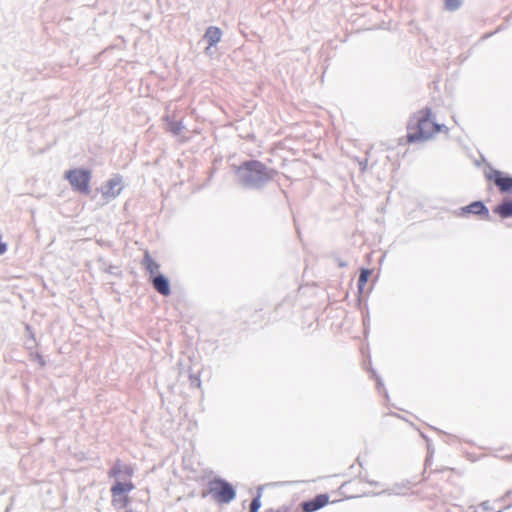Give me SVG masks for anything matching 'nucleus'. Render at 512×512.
Masks as SVG:
<instances>
[{
  "label": "nucleus",
  "instance_id": "nucleus-4",
  "mask_svg": "<svg viewBox=\"0 0 512 512\" xmlns=\"http://www.w3.org/2000/svg\"><path fill=\"white\" fill-rule=\"evenodd\" d=\"M65 179L68 180L72 189L81 194L90 193L91 172L87 169L74 168L65 173Z\"/></svg>",
  "mask_w": 512,
  "mask_h": 512
},
{
  "label": "nucleus",
  "instance_id": "nucleus-7",
  "mask_svg": "<svg viewBox=\"0 0 512 512\" xmlns=\"http://www.w3.org/2000/svg\"><path fill=\"white\" fill-rule=\"evenodd\" d=\"M135 470L131 464H126L122 460L117 459L108 472L110 478L120 481L122 478H132Z\"/></svg>",
  "mask_w": 512,
  "mask_h": 512
},
{
  "label": "nucleus",
  "instance_id": "nucleus-3",
  "mask_svg": "<svg viewBox=\"0 0 512 512\" xmlns=\"http://www.w3.org/2000/svg\"><path fill=\"white\" fill-rule=\"evenodd\" d=\"M135 489L134 483L129 481H116L111 489V503L117 510H125L128 508L131 499L129 494Z\"/></svg>",
  "mask_w": 512,
  "mask_h": 512
},
{
  "label": "nucleus",
  "instance_id": "nucleus-11",
  "mask_svg": "<svg viewBox=\"0 0 512 512\" xmlns=\"http://www.w3.org/2000/svg\"><path fill=\"white\" fill-rule=\"evenodd\" d=\"M152 284L154 289L164 296H168L171 292L169 282L163 275L155 276L152 280Z\"/></svg>",
  "mask_w": 512,
  "mask_h": 512
},
{
  "label": "nucleus",
  "instance_id": "nucleus-21",
  "mask_svg": "<svg viewBox=\"0 0 512 512\" xmlns=\"http://www.w3.org/2000/svg\"><path fill=\"white\" fill-rule=\"evenodd\" d=\"M498 512H501V511H498Z\"/></svg>",
  "mask_w": 512,
  "mask_h": 512
},
{
  "label": "nucleus",
  "instance_id": "nucleus-5",
  "mask_svg": "<svg viewBox=\"0 0 512 512\" xmlns=\"http://www.w3.org/2000/svg\"><path fill=\"white\" fill-rule=\"evenodd\" d=\"M210 493L218 503H229L235 498L234 488L224 480H214L210 483Z\"/></svg>",
  "mask_w": 512,
  "mask_h": 512
},
{
  "label": "nucleus",
  "instance_id": "nucleus-20",
  "mask_svg": "<svg viewBox=\"0 0 512 512\" xmlns=\"http://www.w3.org/2000/svg\"><path fill=\"white\" fill-rule=\"evenodd\" d=\"M367 482L370 484V485H379V482L378 481H375V480H367Z\"/></svg>",
  "mask_w": 512,
  "mask_h": 512
},
{
  "label": "nucleus",
  "instance_id": "nucleus-19",
  "mask_svg": "<svg viewBox=\"0 0 512 512\" xmlns=\"http://www.w3.org/2000/svg\"><path fill=\"white\" fill-rule=\"evenodd\" d=\"M183 130V125L181 122H173L170 124V131L176 135L180 134Z\"/></svg>",
  "mask_w": 512,
  "mask_h": 512
},
{
  "label": "nucleus",
  "instance_id": "nucleus-16",
  "mask_svg": "<svg viewBox=\"0 0 512 512\" xmlns=\"http://www.w3.org/2000/svg\"><path fill=\"white\" fill-rule=\"evenodd\" d=\"M372 275V270L370 269H361L360 276L358 279V288L359 291L362 292L369 277Z\"/></svg>",
  "mask_w": 512,
  "mask_h": 512
},
{
  "label": "nucleus",
  "instance_id": "nucleus-13",
  "mask_svg": "<svg viewBox=\"0 0 512 512\" xmlns=\"http://www.w3.org/2000/svg\"><path fill=\"white\" fill-rule=\"evenodd\" d=\"M221 36L222 32L217 27H209L205 33V39L207 40L210 46L217 44L220 41Z\"/></svg>",
  "mask_w": 512,
  "mask_h": 512
},
{
  "label": "nucleus",
  "instance_id": "nucleus-8",
  "mask_svg": "<svg viewBox=\"0 0 512 512\" xmlns=\"http://www.w3.org/2000/svg\"><path fill=\"white\" fill-rule=\"evenodd\" d=\"M123 179L120 175H116L109 179L102 187L101 193L105 200H111L116 198L122 191Z\"/></svg>",
  "mask_w": 512,
  "mask_h": 512
},
{
  "label": "nucleus",
  "instance_id": "nucleus-12",
  "mask_svg": "<svg viewBox=\"0 0 512 512\" xmlns=\"http://www.w3.org/2000/svg\"><path fill=\"white\" fill-rule=\"evenodd\" d=\"M462 211L464 213H472V214H477V215L484 214L485 218L489 217V213H488L487 208L480 201H476V202L471 203L470 205L464 207L462 209Z\"/></svg>",
  "mask_w": 512,
  "mask_h": 512
},
{
  "label": "nucleus",
  "instance_id": "nucleus-17",
  "mask_svg": "<svg viewBox=\"0 0 512 512\" xmlns=\"http://www.w3.org/2000/svg\"><path fill=\"white\" fill-rule=\"evenodd\" d=\"M261 506V492L258 491L256 497L252 500L249 506V512H258Z\"/></svg>",
  "mask_w": 512,
  "mask_h": 512
},
{
  "label": "nucleus",
  "instance_id": "nucleus-14",
  "mask_svg": "<svg viewBox=\"0 0 512 512\" xmlns=\"http://www.w3.org/2000/svg\"><path fill=\"white\" fill-rule=\"evenodd\" d=\"M494 213L498 214L501 218H508L512 216V202L505 201L494 208Z\"/></svg>",
  "mask_w": 512,
  "mask_h": 512
},
{
  "label": "nucleus",
  "instance_id": "nucleus-15",
  "mask_svg": "<svg viewBox=\"0 0 512 512\" xmlns=\"http://www.w3.org/2000/svg\"><path fill=\"white\" fill-rule=\"evenodd\" d=\"M143 265L150 274H155L159 269V264L150 256L148 252L143 258Z\"/></svg>",
  "mask_w": 512,
  "mask_h": 512
},
{
  "label": "nucleus",
  "instance_id": "nucleus-1",
  "mask_svg": "<svg viewBox=\"0 0 512 512\" xmlns=\"http://www.w3.org/2000/svg\"><path fill=\"white\" fill-rule=\"evenodd\" d=\"M448 127L435 120L433 111L429 107L415 112L407 125L406 143L424 142L439 133H448Z\"/></svg>",
  "mask_w": 512,
  "mask_h": 512
},
{
  "label": "nucleus",
  "instance_id": "nucleus-9",
  "mask_svg": "<svg viewBox=\"0 0 512 512\" xmlns=\"http://www.w3.org/2000/svg\"><path fill=\"white\" fill-rule=\"evenodd\" d=\"M486 178L493 182L501 192L512 191V177L505 176L498 170H492L486 175Z\"/></svg>",
  "mask_w": 512,
  "mask_h": 512
},
{
  "label": "nucleus",
  "instance_id": "nucleus-10",
  "mask_svg": "<svg viewBox=\"0 0 512 512\" xmlns=\"http://www.w3.org/2000/svg\"><path fill=\"white\" fill-rule=\"evenodd\" d=\"M329 503L327 494H319L315 498L305 501L301 504L303 512H315Z\"/></svg>",
  "mask_w": 512,
  "mask_h": 512
},
{
  "label": "nucleus",
  "instance_id": "nucleus-2",
  "mask_svg": "<svg viewBox=\"0 0 512 512\" xmlns=\"http://www.w3.org/2000/svg\"><path fill=\"white\" fill-rule=\"evenodd\" d=\"M238 170L245 172L242 181L247 185L256 181H267L273 177V171L269 170L265 164L257 160L243 162Z\"/></svg>",
  "mask_w": 512,
  "mask_h": 512
},
{
  "label": "nucleus",
  "instance_id": "nucleus-6",
  "mask_svg": "<svg viewBox=\"0 0 512 512\" xmlns=\"http://www.w3.org/2000/svg\"><path fill=\"white\" fill-rule=\"evenodd\" d=\"M361 483V479H353L343 483L338 490L339 497L334 499L332 502L334 503L344 499H353L364 495V491L359 488Z\"/></svg>",
  "mask_w": 512,
  "mask_h": 512
},
{
  "label": "nucleus",
  "instance_id": "nucleus-18",
  "mask_svg": "<svg viewBox=\"0 0 512 512\" xmlns=\"http://www.w3.org/2000/svg\"><path fill=\"white\" fill-rule=\"evenodd\" d=\"M444 2L445 8L449 11L458 9L462 4V0H444Z\"/></svg>",
  "mask_w": 512,
  "mask_h": 512
}]
</instances>
